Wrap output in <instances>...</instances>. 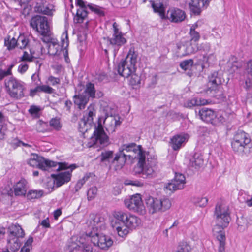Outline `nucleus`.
I'll list each match as a JSON object with an SVG mask.
<instances>
[{
    "instance_id": "obj_32",
    "label": "nucleus",
    "mask_w": 252,
    "mask_h": 252,
    "mask_svg": "<svg viewBox=\"0 0 252 252\" xmlns=\"http://www.w3.org/2000/svg\"><path fill=\"white\" fill-rule=\"evenodd\" d=\"M185 137L184 135H177L174 136L171 139V146L174 150H178L179 149L185 140Z\"/></svg>"
},
{
    "instance_id": "obj_33",
    "label": "nucleus",
    "mask_w": 252,
    "mask_h": 252,
    "mask_svg": "<svg viewBox=\"0 0 252 252\" xmlns=\"http://www.w3.org/2000/svg\"><path fill=\"white\" fill-rule=\"evenodd\" d=\"M88 12L86 10V7L79 8L77 9L76 16L74 18V20L76 23H81L83 22L84 19L87 17Z\"/></svg>"
},
{
    "instance_id": "obj_58",
    "label": "nucleus",
    "mask_w": 252,
    "mask_h": 252,
    "mask_svg": "<svg viewBox=\"0 0 252 252\" xmlns=\"http://www.w3.org/2000/svg\"><path fill=\"white\" fill-rule=\"evenodd\" d=\"M216 118L214 119V122L213 124H216L217 123H223L225 122V118L220 113H216Z\"/></svg>"
},
{
    "instance_id": "obj_24",
    "label": "nucleus",
    "mask_w": 252,
    "mask_h": 252,
    "mask_svg": "<svg viewBox=\"0 0 252 252\" xmlns=\"http://www.w3.org/2000/svg\"><path fill=\"white\" fill-rule=\"evenodd\" d=\"M166 0H150L152 7L155 13H158L162 19L165 18L164 4Z\"/></svg>"
},
{
    "instance_id": "obj_38",
    "label": "nucleus",
    "mask_w": 252,
    "mask_h": 252,
    "mask_svg": "<svg viewBox=\"0 0 252 252\" xmlns=\"http://www.w3.org/2000/svg\"><path fill=\"white\" fill-rule=\"evenodd\" d=\"M217 239L219 241V252H223L225 249V236L224 232H220L216 236Z\"/></svg>"
},
{
    "instance_id": "obj_6",
    "label": "nucleus",
    "mask_w": 252,
    "mask_h": 252,
    "mask_svg": "<svg viewBox=\"0 0 252 252\" xmlns=\"http://www.w3.org/2000/svg\"><path fill=\"white\" fill-rule=\"evenodd\" d=\"M4 85L9 95L17 99L24 96L25 83L13 76H11L4 81Z\"/></svg>"
},
{
    "instance_id": "obj_60",
    "label": "nucleus",
    "mask_w": 252,
    "mask_h": 252,
    "mask_svg": "<svg viewBox=\"0 0 252 252\" xmlns=\"http://www.w3.org/2000/svg\"><path fill=\"white\" fill-rule=\"evenodd\" d=\"M48 80L53 86H55L57 84H59L60 83V78H56L52 76H49L48 79Z\"/></svg>"
},
{
    "instance_id": "obj_48",
    "label": "nucleus",
    "mask_w": 252,
    "mask_h": 252,
    "mask_svg": "<svg viewBox=\"0 0 252 252\" xmlns=\"http://www.w3.org/2000/svg\"><path fill=\"white\" fill-rule=\"evenodd\" d=\"M228 224H225L224 223V222L221 221L220 223L218 221H216V225L214 226L213 231L214 233H217L218 234L223 232L222 230L225 227H226Z\"/></svg>"
},
{
    "instance_id": "obj_55",
    "label": "nucleus",
    "mask_w": 252,
    "mask_h": 252,
    "mask_svg": "<svg viewBox=\"0 0 252 252\" xmlns=\"http://www.w3.org/2000/svg\"><path fill=\"white\" fill-rule=\"evenodd\" d=\"M41 82L39 83L38 89L39 92H42L46 93L51 94L53 93V89L51 87L47 85H40Z\"/></svg>"
},
{
    "instance_id": "obj_36",
    "label": "nucleus",
    "mask_w": 252,
    "mask_h": 252,
    "mask_svg": "<svg viewBox=\"0 0 252 252\" xmlns=\"http://www.w3.org/2000/svg\"><path fill=\"white\" fill-rule=\"evenodd\" d=\"M82 93L88 96L89 98H95V90L94 84L91 83H88L86 84L85 91Z\"/></svg>"
},
{
    "instance_id": "obj_22",
    "label": "nucleus",
    "mask_w": 252,
    "mask_h": 252,
    "mask_svg": "<svg viewBox=\"0 0 252 252\" xmlns=\"http://www.w3.org/2000/svg\"><path fill=\"white\" fill-rule=\"evenodd\" d=\"M200 119L207 123L213 124L215 118H216V113L211 109L206 108H203L199 110L198 113Z\"/></svg>"
},
{
    "instance_id": "obj_14",
    "label": "nucleus",
    "mask_w": 252,
    "mask_h": 252,
    "mask_svg": "<svg viewBox=\"0 0 252 252\" xmlns=\"http://www.w3.org/2000/svg\"><path fill=\"white\" fill-rule=\"evenodd\" d=\"M93 139L95 140V144H99L102 147L106 146L109 144L108 136L104 132L100 122H98V126L95 127L94 132Z\"/></svg>"
},
{
    "instance_id": "obj_12",
    "label": "nucleus",
    "mask_w": 252,
    "mask_h": 252,
    "mask_svg": "<svg viewBox=\"0 0 252 252\" xmlns=\"http://www.w3.org/2000/svg\"><path fill=\"white\" fill-rule=\"evenodd\" d=\"M30 25L39 33H47L48 30L50 29L48 19L45 16H34L31 20Z\"/></svg>"
},
{
    "instance_id": "obj_43",
    "label": "nucleus",
    "mask_w": 252,
    "mask_h": 252,
    "mask_svg": "<svg viewBox=\"0 0 252 252\" xmlns=\"http://www.w3.org/2000/svg\"><path fill=\"white\" fill-rule=\"evenodd\" d=\"M237 224L238 225V229L240 231H244L248 228V220L246 218L244 217H241L240 219H238Z\"/></svg>"
},
{
    "instance_id": "obj_59",
    "label": "nucleus",
    "mask_w": 252,
    "mask_h": 252,
    "mask_svg": "<svg viewBox=\"0 0 252 252\" xmlns=\"http://www.w3.org/2000/svg\"><path fill=\"white\" fill-rule=\"evenodd\" d=\"M210 50V45L209 43H202L199 46V50H202L204 52H208Z\"/></svg>"
},
{
    "instance_id": "obj_2",
    "label": "nucleus",
    "mask_w": 252,
    "mask_h": 252,
    "mask_svg": "<svg viewBox=\"0 0 252 252\" xmlns=\"http://www.w3.org/2000/svg\"><path fill=\"white\" fill-rule=\"evenodd\" d=\"M113 216L115 223L112 224L120 237H123L129 233V229H134L141 223V220L137 216L123 211H115Z\"/></svg>"
},
{
    "instance_id": "obj_18",
    "label": "nucleus",
    "mask_w": 252,
    "mask_h": 252,
    "mask_svg": "<svg viewBox=\"0 0 252 252\" xmlns=\"http://www.w3.org/2000/svg\"><path fill=\"white\" fill-rule=\"evenodd\" d=\"M120 119L118 116L107 115L106 116L103 123L108 132L112 133L115 131L117 126H120L122 123Z\"/></svg>"
},
{
    "instance_id": "obj_1",
    "label": "nucleus",
    "mask_w": 252,
    "mask_h": 252,
    "mask_svg": "<svg viewBox=\"0 0 252 252\" xmlns=\"http://www.w3.org/2000/svg\"><path fill=\"white\" fill-rule=\"evenodd\" d=\"M125 151L137 154V157H135V158H136L138 161L133 170L135 175H138L144 179L152 178L155 176V172L153 166L154 163L149 158L146 159V155L147 153L142 149L141 146L137 145L134 143L123 145L120 148L119 152L115 154L112 163L116 162L118 163L116 169H121L123 167L127 157L133 158L132 155H127Z\"/></svg>"
},
{
    "instance_id": "obj_26",
    "label": "nucleus",
    "mask_w": 252,
    "mask_h": 252,
    "mask_svg": "<svg viewBox=\"0 0 252 252\" xmlns=\"http://www.w3.org/2000/svg\"><path fill=\"white\" fill-rule=\"evenodd\" d=\"M27 190V182L21 179L14 186V193L16 196H23L26 193Z\"/></svg>"
},
{
    "instance_id": "obj_44",
    "label": "nucleus",
    "mask_w": 252,
    "mask_h": 252,
    "mask_svg": "<svg viewBox=\"0 0 252 252\" xmlns=\"http://www.w3.org/2000/svg\"><path fill=\"white\" fill-rule=\"evenodd\" d=\"M192 202L196 206L203 207L207 205L208 199L206 197H194L192 199Z\"/></svg>"
},
{
    "instance_id": "obj_63",
    "label": "nucleus",
    "mask_w": 252,
    "mask_h": 252,
    "mask_svg": "<svg viewBox=\"0 0 252 252\" xmlns=\"http://www.w3.org/2000/svg\"><path fill=\"white\" fill-rule=\"evenodd\" d=\"M6 130V126L3 125L2 124L0 125V139H2L4 138V136L5 135V131Z\"/></svg>"
},
{
    "instance_id": "obj_37",
    "label": "nucleus",
    "mask_w": 252,
    "mask_h": 252,
    "mask_svg": "<svg viewBox=\"0 0 252 252\" xmlns=\"http://www.w3.org/2000/svg\"><path fill=\"white\" fill-rule=\"evenodd\" d=\"M86 115L84 116L83 118H86L89 123H93V117L95 116L96 111L94 108V105H90L87 108Z\"/></svg>"
},
{
    "instance_id": "obj_30",
    "label": "nucleus",
    "mask_w": 252,
    "mask_h": 252,
    "mask_svg": "<svg viewBox=\"0 0 252 252\" xmlns=\"http://www.w3.org/2000/svg\"><path fill=\"white\" fill-rule=\"evenodd\" d=\"M208 103L207 100L201 98H193L191 99L187 100L184 103V106L187 108L199 105H204Z\"/></svg>"
},
{
    "instance_id": "obj_13",
    "label": "nucleus",
    "mask_w": 252,
    "mask_h": 252,
    "mask_svg": "<svg viewBox=\"0 0 252 252\" xmlns=\"http://www.w3.org/2000/svg\"><path fill=\"white\" fill-rule=\"evenodd\" d=\"M185 183V176L181 173H175L174 178L165 185L164 189L172 193L178 189H184Z\"/></svg>"
},
{
    "instance_id": "obj_35",
    "label": "nucleus",
    "mask_w": 252,
    "mask_h": 252,
    "mask_svg": "<svg viewBox=\"0 0 252 252\" xmlns=\"http://www.w3.org/2000/svg\"><path fill=\"white\" fill-rule=\"evenodd\" d=\"M92 123H89L86 118L82 119L79 123V130L82 133L87 132L92 126Z\"/></svg>"
},
{
    "instance_id": "obj_51",
    "label": "nucleus",
    "mask_w": 252,
    "mask_h": 252,
    "mask_svg": "<svg viewBox=\"0 0 252 252\" xmlns=\"http://www.w3.org/2000/svg\"><path fill=\"white\" fill-rule=\"evenodd\" d=\"M190 247L186 242L180 243L175 252H189Z\"/></svg>"
},
{
    "instance_id": "obj_40",
    "label": "nucleus",
    "mask_w": 252,
    "mask_h": 252,
    "mask_svg": "<svg viewBox=\"0 0 252 252\" xmlns=\"http://www.w3.org/2000/svg\"><path fill=\"white\" fill-rule=\"evenodd\" d=\"M17 47L20 49H25L28 45L29 40L24 35H20L17 39Z\"/></svg>"
},
{
    "instance_id": "obj_57",
    "label": "nucleus",
    "mask_w": 252,
    "mask_h": 252,
    "mask_svg": "<svg viewBox=\"0 0 252 252\" xmlns=\"http://www.w3.org/2000/svg\"><path fill=\"white\" fill-rule=\"evenodd\" d=\"M245 71L246 73H247L248 75H252V60H249L247 63V65L245 68Z\"/></svg>"
},
{
    "instance_id": "obj_29",
    "label": "nucleus",
    "mask_w": 252,
    "mask_h": 252,
    "mask_svg": "<svg viewBox=\"0 0 252 252\" xmlns=\"http://www.w3.org/2000/svg\"><path fill=\"white\" fill-rule=\"evenodd\" d=\"M113 157V152L112 151H104L101 152L99 158L100 161L102 162H108L110 163V166L115 164V169H116V165L118 163L116 162L115 163H112V161Z\"/></svg>"
},
{
    "instance_id": "obj_23",
    "label": "nucleus",
    "mask_w": 252,
    "mask_h": 252,
    "mask_svg": "<svg viewBox=\"0 0 252 252\" xmlns=\"http://www.w3.org/2000/svg\"><path fill=\"white\" fill-rule=\"evenodd\" d=\"M8 238H23L25 233L21 226L18 224H11L8 228Z\"/></svg>"
},
{
    "instance_id": "obj_53",
    "label": "nucleus",
    "mask_w": 252,
    "mask_h": 252,
    "mask_svg": "<svg viewBox=\"0 0 252 252\" xmlns=\"http://www.w3.org/2000/svg\"><path fill=\"white\" fill-rule=\"evenodd\" d=\"M189 34L191 37L190 41H191V42H196L200 38L199 33L193 29H190Z\"/></svg>"
},
{
    "instance_id": "obj_27",
    "label": "nucleus",
    "mask_w": 252,
    "mask_h": 252,
    "mask_svg": "<svg viewBox=\"0 0 252 252\" xmlns=\"http://www.w3.org/2000/svg\"><path fill=\"white\" fill-rule=\"evenodd\" d=\"M204 164V160L202 157L198 153H195L189 160V166L198 169L202 167Z\"/></svg>"
},
{
    "instance_id": "obj_9",
    "label": "nucleus",
    "mask_w": 252,
    "mask_h": 252,
    "mask_svg": "<svg viewBox=\"0 0 252 252\" xmlns=\"http://www.w3.org/2000/svg\"><path fill=\"white\" fill-rule=\"evenodd\" d=\"M27 163L31 166L36 167L42 170L49 172L52 171L53 168L56 167L58 164L57 162L46 159L34 153L31 155Z\"/></svg>"
},
{
    "instance_id": "obj_4",
    "label": "nucleus",
    "mask_w": 252,
    "mask_h": 252,
    "mask_svg": "<svg viewBox=\"0 0 252 252\" xmlns=\"http://www.w3.org/2000/svg\"><path fill=\"white\" fill-rule=\"evenodd\" d=\"M137 58L138 53L134 51L133 48H131L126 58L118 64L115 70L120 75L126 78L128 77L136 71Z\"/></svg>"
},
{
    "instance_id": "obj_52",
    "label": "nucleus",
    "mask_w": 252,
    "mask_h": 252,
    "mask_svg": "<svg viewBox=\"0 0 252 252\" xmlns=\"http://www.w3.org/2000/svg\"><path fill=\"white\" fill-rule=\"evenodd\" d=\"M58 164L57 166H58V168L56 169L57 171H60L63 169H66L69 168V167H70L71 168V170L69 171L71 172V173L72 171V170L76 168L77 166L75 164H72L69 167L68 166V164L65 163H58Z\"/></svg>"
},
{
    "instance_id": "obj_64",
    "label": "nucleus",
    "mask_w": 252,
    "mask_h": 252,
    "mask_svg": "<svg viewBox=\"0 0 252 252\" xmlns=\"http://www.w3.org/2000/svg\"><path fill=\"white\" fill-rule=\"evenodd\" d=\"M40 111V109L35 106H32L29 111L31 114H36Z\"/></svg>"
},
{
    "instance_id": "obj_61",
    "label": "nucleus",
    "mask_w": 252,
    "mask_h": 252,
    "mask_svg": "<svg viewBox=\"0 0 252 252\" xmlns=\"http://www.w3.org/2000/svg\"><path fill=\"white\" fill-rule=\"evenodd\" d=\"M28 68V65L27 63L20 64L18 68V71L21 74L24 73Z\"/></svg>"
},
{
    "instance_id": "obj_47",
    "label": "nucleus",
    "mask_w": 252,
    "mask_h": 252,
    "mask_svg": "<svg viewBox=\"0 0 252 252\" xmlns=\"http://www.w3.org/2000/svg\"><path fill=\"white\" fill-rule=\"evenodd\" d=\"M216 61V57L214 54H210L208 56L204 55L203 58V65L205 66V64L210 65L212 64Z\"/></svg>"
},
{
    "instance_id": "obj_42",
    "label": "nucleus",
    "mask_w": 252,
    "mask_h": 252,
    "mask_svg": "<svg viewBox=\"0 0 252 252\" xmlns=\"http://www.w3.org/2000/svg\"><path fill=\"white\" fill-rule=\"evenodd\" d=\"M30 53H29L27 51H24L23 55L20 57V61L23 62H32L33 59L35 58L34 56V52L32 51L31 49L30 50Z\"/></svg>"
},
{
    "instance_id": "obj_16",
    "label": "nucleus",
    "mask_w": 252,
    "mask_h": 252,
    "mask_svg": "<svg viewBox=\"0 0 252 252\" xmlns=\"http://www.w3.org/2000/svg\"><path fill=\"white\" fill-rule=\"evenodd\" d=\"M243 63L239 61L237 57L231 56L226 63V67L230 73H236L240 75H243Z\"/></svg>"
},
{
    "instance_id": "obj_49",
    "label": "nucleus",
    "mask_w": 252,
    "mask_h": 252,
    "mask_svg": "<svg viewBox=\"0 0 252 252\" xmlns=\"http://www.w3.org/2000/svg\"><path fill=\"white\" fill-rule=\"evenodd\" d=\"M49 125L51 127L57 131L60 130L62 127V124L60 123V119L57 118H52L50 121Z\"/></svg>"
},
{
    "instance_id": "obj_25",
    "label": "nucleus",
    "mask_w": 252,
    "mask_h": 252,
    "mask_svg": "<svg viewBox=\"0 0 252 252\" xmlns=\"http://www.w3.org/2000/svg\"><path fill=\"white\" fill-rule=\"evenodd\" d=\"M89 96L84 94H79L73 96L74 103L78 108L81 110L85 108L86 104L89 101Z\"/></svg>"
},
{
    "instance_id": "obj_54",
    "label": "nucleus",
    "mask_w": 252,
    "mask_h": 252,
    "mask_svg": "<svg viewBox=\"0 0 252 252\" xmlns=\"http://www.w3.org/2000/svg\"><path fill=\"white\" fill-rule=\"evenodd\" d=\"M97 192V189L96 187L91 188L87 192V196L88 200H90L94 199Z\"/></svg>"
},
{
    "instance_id": "obj_46",
    "label": "nucleus",
    "mask_w": 252,
    "mask_h": 252,
    "mask_svg": "<svg viewBox=\"0 0 252 252\" xmlns=\"http://www.w3.org/2000/svg\"><path fill=\"white\" fill-rule=\"evenodd\" d=\"M193 60L192 59L186 60L181 62L180 66L184 70L190 69L193 65Z\"/></svg>"
},
{
    "instance_id": "obj_62",
    "label": "nucleus",
    "mask_w": 252,
    "mask_h": 252,
    "mask_svg": "<svg viewBox=\"0 0 252 252\" xmlns=\"http://www.w3.org/2000/svg\"><path fill=\"white\" fill-rule=\"evenodd\" d=\"M33 238L32 236H31L28 238V240L25 243L24 245L23 246L32 249V243H33Z\"/></svg>"
},
{
    "instance_id": "obj_8",
    "label": "nucleus",
    "mask_w": 252,
    "mask_h": 252,
    "mask_svg": "<svg viewBox=\"0 0 252 252\" xmlns=\"http://www.w3.org/2000/svg\"><path fill=\"white\" fill-rule=\"evenodd\" d=\"M113 29L112 36L104 38V39L107 40L108 46H111L113 49V55L115 57L120 48L126 43V40L118 29V25L116 22L113 24Z\"/></svg>"
},
{
    "instance_id": "obj_28",
    "label": "nucleus",
    "mask_w": 252,
    "mask_h": 252,
    "mask_svg": "<svg viewBox=\"0 0 252 252\" xmlns=\"http://www.w3.org/2000/svg\"><path fill=\"white\" fill-rule=\"evenodd\" d=\"M53 5L49 4L37 3L35 7L36 11L45 15H51L52 14Z\"/></svg>"
},
{
    "instance_id": "obj_56",
    "label": "nucleus",
    "mask_w": 252,
    "mask_h": 252,
    "mask_svg": "<svg viewBox=\"0 0 252 252\" xmlns=\"http://www.w3.org/2000/svg\"><path fill=\"white\" fill-rule=\"evenodd\" d=\"M250 76V75H248L245 80L244 88L247 90L252 88V78Z\"/></svg>"
},
{
    "instance_id": "obj_34",
    "label": "nucleus",
    "mask_w": 252,
    "mask_h": 252,
    "mask_svg": "<svg viewBox=\"0 0 252 252\" xmlns=\"http://www.w3.org/2000/svg\"><path fill=\"white\" fill-rule=\"evenodd\" d=\"M4 46L9 51L12 50L17 47V41L14 37L11 38L10 36H7L4 39Z\"/></svg>"
},
{
    "instance_id": "obj_20",
    "label": "nucleus",
    "mask_w": 252,
    "mask_h": 252,
    "mask_svg": "<svg viewBox=\"0 0 252 252\" xmlns=\"http://www.w3.org/2000/svg\"><path fill=\"white\" fill-rule=\"evenodd\" d=\"M211 0H191L189 3L191 11L195 14L199 15L201 8H206L209 4Z\"/></svg>"
},
{
    "instance_id": "obj_50",
    "label": "nucleus",
    "mask_w": 252,
    "mask_h": 252,
    "mask_svg": "<svg viewBox=\"0 0 252 252\" xmlns=\"http://www.w3.org/2000/svg\"><path fill=\"white\" fill-rule=\"evenodd\" d=\"M131 76L129 80V83L132 86H136L139 85L141 83L140 77L135 72L132 73L130 75Z\"/></svg>"
},
{
    "instance_id": "obj_11",
    "label": "nucleus",
    "mask_w": 252,
    "mask_h": 252,
    "mask_svg": "<svg viewBox=\"0 0 252 252\" xmlns=\"http://www.w3.org/2000/svg\"><path fill=\"white\" fill-rule=\"evenodd\" d=\"M125 204L130 210L140 214H144L145 212V206L139 194H137L126 199Z\"/></svg>"
},
{
    "instance_id": "obj_3",
    "label": "nucleus",
    "mask_w": 252,
    "mask_h": 252,
    "mask_svg": "<svg viewBox=\"0 0 252 252\" xmlns=\"http://www.w3.org/2000/svg\"><path fill=\"white\" fill-rule=\"evenodd\" d=\"M231 147L234 152L238 155L248 156L252 153V142L249 134L238 130L234 135Z\"/></svg>"
},
{
    "instance_id": "obj_17",
    "label": "nucleus",
    "mask_w": 252,
    "mask_h": 252,
    "mask_svg": "<svg viewBox=\"0 0 252 252\" xmlns=\"http://www.w3.org/2000/svg\"><path fill=\"white\" fill-rule=\"evenodd\" d=\"M186 18L184 11L179 8H171L167 11L165 18L173 23H179L183 21Z\"/></svg>"
},
{
    "instance_id": "obj_39",
    "label": "nucleus",
    "mask_w": 252,
    "mask_h": 252,
    "mask_svg": "<svg viewBox=\"0 0 252 252\" xmlns=\"http://www.w3.org/2000/svg\"><path fill=\"white\" fill-rule=\"evenodd\" d=\"M198 50L199 45L196 42L190 41L189 44L187 46L186 48V54L189 55L195 53Z\"/></svg>"
},
{
    "instance_id": "obj_21",
    "label": "nucleus",
    "mask_w": 252,
    "mask_h": 252,
    "mask_svg": "<svg viewBox=\"0 0 252 252\" xmlns=\"http://www.w3.org/2000/svg\"><path fill=\"white\" fill-rule=\"evenodd\" d=\"M224 82V79L219 75L217 72H214L208 77L207 86L211 91H215L219 85Z\"/></svg>"
},
{
    "instance_id": "obj_15",
    "label": "nucleus",
    "mask_w": 252,
    "mask_h": 252,
    "mask_svg": "<svg viewBox=\"0 0 252 252\" xmlns=\"http://www.w3.org/2000/svg\"><path fill=\"white\" fill-rule=\"evenodd\" d=\"M91 242L101 249H108L113 244V241L108 236L96 234L91 237Z\"/></svg>"
},
{
    "instance_id": "obj_5",
    "label": "nucleus",
    "mask_w": 252,
    "mask_h": 252,
    "mask_svg": "<svg viewBox=\"0 0 252 252\" xmlns=\"http://www.w3.org/2000/svg\"><path fill=\"white\" fill-rule=\"evenodd\" d=\"M62 45H60L56 41L48 45V53L57 59L62 58V55L65 58L66 62L69 59L67 47L69 44L68 34L66 31L63 32L61 37Z\"/></svg>"
},
{
    "instance_id": "obj_19",
    "label": "nucleus",
    "mask_w": 252,
    "mask_h": 252,
    "mask_svg": "<svg viewBox=\"0 0 252 252\" xmlns=\"http://www.w3.org/2000/svg\"><path fill=\"white\" fill-rule=\"evenodd\" d=\"M51 176L54 179V182L57 187L70 181L71 179V172L67 171L62 172L58 174H52Z\"/></svg>"
},
{
    "instance_id": "obj_41",
    "label": "nucleus",
    "mask_w": 252,
    "mask_h": 252,
    "mask_svg": "<svg viewBox=\"0 0 252 252\" xmlns=\"http://www.w3.org/2000/svg\"><path fill=\"white\" fill-rule=\"evenodd\" d=\"M43 191L42 190H30L28 191L27 196L29 199H37L41 197L43 195Z\"/></svg>"
},
{
    "instance_id": "obj_7",
    "label": "nucleus",
    "mask_w": 252,
    "mask_h": 252,
    "mask_svg": "<svg viewBox=\"0 0 252 252\" xmlns=\"http://www.w3.org/2000/svg\"><path fill=\"white\" fill-rule=\"evenodd\" d=\"M145 203L151 214L165 212L171 206V202L168 198L158 199L151 196L146 197Z\"/></svg>"
},
{
    "instance_id": "obj_45",
    "label": "nucleus",
    "mask_w": 252,
    "mask_h": 252,
    "mask_svg": "<svg viewBox=\"0 0 252 252\" xmlns=\"http://www.w3.org/2000/svg\"><path fill=\"white\" fill-rule=\"evenodd\" d=\"M51 31L50 29L48 30V32L47 33H40V34L42 36L41 38V40L44 43H48L50 44V43H52L53 41H56L55 39L52 38L51 37Z\"/></svg>"
},
{
    "instance_id": "obj_31",
    "label": "nucleus",
    "mask_w": 252,
    "mask_h": 252,
    "mask_svg": "<svg viewBox=\"0 0 252 252\" xmlns=\"http://www.w3.org/2000/svg\"><path fill=\"white\" fill-rule=\"evenodd\" d=\"M7 249L10 252H16L20 248V243L18 238H8Z\"/></svg>"
},
{
    "instance_id": "obj_10",
    "label": "nucleus",
    "mask_w": 252,
    "mask_h": 252,
    "mask_svg": "<svg viewBox=\"0 0 252 252\" xmlns=\"http://www.w3.org/2000/svg\"><path fill=\"white\" fill-rule=\"evenodd\" d=\"M214 215L215 221L220 223L223 221L224 224H228L231 220L229 208L222 201L216 203Z\"/></svg>"
}]
</instances>
